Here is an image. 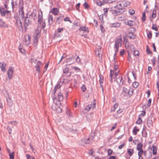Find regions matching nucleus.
Masks as SVG:
<instances>
[{
	"label": "nucleus",
	"mask_w": 159,
	"mask_h": 159,
	"mask_svg": "<svg viewBox=\"0 0 159 159\" xmlns=\"http://www.w3.org/2000/svg\"><path fill=\"white\" fill-rule=\"evenodd\" d=\"M133 93L134 90L132 89L129 88L128 89L126 88L123 87L121 96V97L124 98L128 95L129 97L130 98L133 95Z\"/></svg>",
	"instance_id": "f257e3e1"
},
{
	"label": "nucleus",
	"mask_w": 159,
	"mask_h": 159,
	"mask_svg": "<svg viewBox=\"0 0 159 159\" xmlns=\"http://www.w3.org/2000/svg\"><path fill=\"white\" fill-rule=\"evenodd\" d=\"M30 16V15H28V14L26 15L24 23V26L25 30L27 28L28 26L31 24V18Z\"/></svg>",
	"instance_id": "f03ea898"
},
{
	"label": "nucleus",
	"mask_w": 159,
	"mask_h": 159,
	"mask_svg": "<svg viewBox=\"0 0 159 159\" xmlns=\"http://www.w3.org/2000/svg\"><path fill=\"white\" fill-rule=\"evenodd\" d=\"M94 137H89L87 139L83 138L81 139V145L84 146L85 145L91 144L92 143V140L93 139Z\"/></svg>",
	"instance_id": "7ed1b4c3"
},
{
	"label": "nucleus",
	"mask_w": 159,
	"mask_h": 159,
	"mask_svg": "<svg viewBox=\"0 0 159 159\" xmlns=\"http://www.w3.org/2000/svg\"><path fill=\"white\" fill-rule=\"evenodd\" d=\"M13 68L12 66H10L7 72L8 77L10 80L13 77Z\"/></svg>",
	"instance_id": "20e7f679"
},
{
	"label": "nucleus",
	"mask_w": 159,
	"mask_h": 159,
	"mask_svg": "<svg viewBox=\"0 0 159 159\" xmlns=\"http://www.w3.org/2000/svg\"><path fill=\"white\" fill-rule=\"evenodd\" d=\"M19 16L22 19L24 18V13L23 9V7H21L19 8Z\"/></svg>",
	"instance_id": "39448f33"
},
{
	"label": "nucleus",
	"mask_w": 159,
	"mask_h": 159,
	"mask_svg": "<svg viewBox=\"0 0 159 159\" xmlns=\"http://www.w3.org/2000/svg\"><path fill=\"white\" fill-rule=\"evenodd\" d=\"M122 39H116L115 40V47H118L119 48V46H121L122 44Z\"/></svg>",
	"instance_id": "423d86ee"
},
{
	"label": "nucleus",
	"mask_w": 159,
	"mask_h": 159,
	"mask_svg": "<svg viewBox=\"0 0 159 159\" xmlns=\"http://www.w3.org/2000/svg\"><path fill=\"white\" fill-rule=\"evenodd\" d=\"M0 11L1 15L2 16H5L7 13H8L9 11L5 10L2 7H0Z\"/></svg>",
	"instance_id": "0eeeda50"
},
{
	"label": "nucleus",
	"mask_w": 159,
	"mask_h": 159,
	"mask_svg": "<svg viewBox=\"0 0 159 159\" xmlns=\"http://www.w3.org/2000/svg\"><path fill=\"white\" fill-rule=\"evenodd\" d=\"M6 65V64L4 62H0V67L1 70L4 72H5L6 71L5 67Z\"/></svg>",
	"instance_id": "6e6552de"
},
{
	"label": "nucleus",
	"mask_w": 159,
	"mask_h": 159,
	"mask_svg": "<svg viewBox=\"0 0 159 159\" xmlns=\"http://www.w3.org/2000/svg\"><path fill=\"white\" fill-rule=\"evenodd\" d=\"M64 17V15H63L60 14L59 17L57 18L56 22L60 24L63 20V19Z\"/></svg>",
	"instance_id": "1a4fd4ad"
},
{
	"label": "nucleus",
	"mask_w": 159,
	"mask_h": 159,
	"mask_svg": "<svg viewBox=\"0 0 159 159\" xmlns=\"http://www.w3.org/2000/svg\"><path fill=\"white\" fill-rule=\"evenodd\" d=\"M43 19V14L42 12L41 11V13H39L38 15V23L40 24H41V23L42 22V21Z\"/></svg>",
	"instance_id": "9d476101"
},
{
	"label": "nucleus",
	"mask_w": 159,
	"mask_h": 159,
	"mask_svg": "<svg viewBox=\"0 0 159 159\" xmlns=\"http://www.w3.org/2000/svg\"><path fill=\"white\" fill-rule=\"evenodd\" d=\"M99 77L100 78V80H99V83L100 84V87L101 88V89L102 90V91H103V86H102V84L103 83V76L102 75H99Z\"/></svg>",
	"instance_id": "9b49d317"
},
{
	"label": "nucleus",
	"mask_w": 159,
	"mask_h": 159,
	"mask_svg": "<svg viewBox=\"0 0 159 159\" xmlns=\"http://www.w3.org/2000/svg\"><path fill=\"white\" fill-rule=\"evenodd\" d=\"M7 104L9 107H11L13 104V101L11 98L8 96V98H7Z\"/></svg>",
	"instance_id": "f8f14e48"
},
{
	"label": "nucleus",
	"mask_w": 159,
	"mask_h": 159,
	"mask_svg": "<svg viewBox=\"0 0 159 159\" xmlns=\"http://www.w3.org/2000/svg\"><path fill=\"white\" fill-rule=\"evenodd\" d=\"M131 48V50L134 52V55L136 56H139V52L138 50H135L134 47L133 45H131L130 46Z\"/></svg>",
	"instance_id": "ddd939ff"
},
{
	"label": "nucleus",
	"mask_w": 159,
	"mask_h": 159,
	"mask_svg": "<svg viewBox=\"0 0 159 159\" xmlns=\"http://www.w3.org/2000/svg\"><path fill=\"white\" fill-rule=\"evenodd\" d=\"M51 11L55 15H57L59 13L58 10L57 8H53L51 10Z\"/></svg>",
	"instance_id": "4468645a"
},
{
	"label": "nucleus",
	"mask_w": 159,
	"mask_h": 159,
	"mask_svg": "<svg viewBox=\"0 0 159 159\" xmlns=\"http://www.w3.org/2000/svg\"><path fill=\"white\" fill-rule=\"evenodd\" d=\"M58 102H59V104H61V103L60 102V101H62L63 100V97L62 94L59 92L58 93Z\"/></svg>",
	"instance_id": "2eb2a0df"
},
{
	"label": "nucleus",
	"mask_w": 159,
	"mask_h": 159,
	"mask_svg": "<svg viewBox=\"0 0 159 159\" xmlns=\"http://www.w3.org/2000/svg\"><path fill=\"white\" fill-rule=\"evenodd\" d=\"M79 31H83L84 32H89L88 28L84 26H81L79 29Z\"/></svg>",
	"instance_id": "dca6fc26"
},
{
	"label": "nucleus",
	"mask_w": 159,
	"mask_h": 159,
	"mask_svg": "<svg viewBox=\"0 0 159 159\" xmlns=\"http://www.w3.org/2000/svg\"><path fill=\"white\" fill-rule=\"evenodd\" d=\"M48 20L49 24L50 25H51L53 22V17L52 15H49Z\"/></svg>",
	"instance_id": "f3484780"
},
{
	"label": "nucleus",
	"mask_w": 159,
	"mask_h": 159,
	"mask_svg": "<svg viewBox=\"0 0 159 159\" xmlns=\"http://www.w3.org/2000/svg\"><path fill=\"white\" fill-rule=\"evenodd\" d=\"M7 25L1 19H0V26L4 28L7 27Z\"/></svg>",
	"instance_id": "a211bd4d"
},
{
	"label": "nucleus",
	"mask_w": 159,
	"mask_h": 159,
	"mask_svg": "<svg viewBox=\"0 0 159 159\" xmlns=\"http://www.w3.org/2000/svg\"><path fill=\"white\" fill-rule=\"evenodd\" d=\"M123 79L122 77H119L117 79V82L120 85H122L123 84V82L122 81Z\"/></svg>",
	"instance_id": "6ab92c4d"
},
{
	"label": "nucleus",
	"mask_w": 159,
	"mask_h": 159,
	"mask_svg": "<svg viewBox=\"0 0 159 159\" xmlns=\"http://www.w3.org/2000/svg\"><path fill=\"white\" fill-rule=\"evenodd\" d=\"M139 129H138L137 128V126H135L133 129V133L134 135H136L137 134V132H139Z\"/></svg>",
	"instance_id": "aec40b11"
},
{
	"label": "nucleus",
	"mask_w": 159,
	"mask_h": 159,
	"mask_svg": "<svg viewBox=\"0 0 159 159\" xmlns=\"http://www.w3.org/2000/svg\"><path fill=\"white\" fill-rule=\"evenodd\" d=\"M125 24L129 26H132L134 25V23L132 20H129L126 22Z\"/></svg>",
	"instance_id": "412c9836"
},
{
	"label": "nucleus",
	"mask_w": 159,
	"mask_h": 159,
	"mask_svg": "<svg viewBox=\"0 0 159 159\" xmlns=\"http://www.w3.org/2000/svg\"><path fill=\"white\" fill-rule=\"evenodd\" d=\"M142 134L143 137H147V133L146 129L144 128H143V130L142 132Z\"/></svg>",
	"instance_id": "4be33fe9"
},
{
	"label": "nucleus",
	"mask_w": 159,
	"mask_h": 159,
	"mask_svg": "<svg viewBox=\"0 0 159 159\" xmlns=\"http://www.w3.org/2000/svg\"><path fill=\"white\" fill-rule=\"evenodd\" d=\"M40 32L38 30H36L34 34L35 37H35L39 39V38L40 36Z\"/></svg>",
	"instance_id": "5701e85b"
},
{
	"label": "nucleus",
	"mask_w": 159,
	"mask_h": 159,
	"mask_svg": "<svg viewBox=\"0 0 159 159\" xmlns=\"http://www.w3.org/2000/svg\"><path fill=\"white\" fill-rule=\"evenodd\" d=\"M127 152L129 156H132L134 153V149L132 148L129 149L128 150Z\"/></svg>",
	"instance_id": "b1692460"
},
{
	"label": "nucleus",
	"mask_w": 159,
	"mask_h": 159,
	"mask_svg": "<svg viewBox=\"0 0 159 159\" xmlns=\"http://www.w3.org/2000/svg\"><path fill=\"white\" fill-rule=\"evenodd\" d=\"M39 39L35 37H34V39L33 41V44L35 46L37 45V43L38 42Z\"/></svg>",
	"instance_id": "393cba45"
},
{
	"label": "nucleus",
	"mask_w": 159,
	"mask_h": 159,
	"mask_svg": "<svg viewBox=\"0 0 159 159\" xmlns=\"http://www.w3.org/2000/svg\"><path fill=\"white\" fill-rule=\"evenodd\" d=\"M156 10L155 9H154L152 11V19H155L156 16Z\"/></svg>",
	"instance_id": "a878e982"
},
{
	"label": "nucleus",
	"mask_w": 159,
	"mask_h": 159,
	"mask_svg": "<svg viewBox=\"0 0 159 159\" xmlns=\"http://www.w3.org/2000/svg\"><path fill=\"white\" fill-rule=\"evenodd\" d=\"M152 121L151 120H148L147 122V125L148 127H150L152 126Z\"/></svg>",
	"instance_id": "bb28decb"
},
{
	"label": "nucleus",
	"mask_w": 159,
	"mask_h": 159,
	"mask_svg": "<svg viewBox=\"0 0 159 159\" xmlns=\"http://www.w3.org/2000/svg\"><path fill=\"white\" fill-rule=\"evenodd\" d=\"M143 147V144L141 143H139L137 144V150H139L142 149V148Z\"/></svg>",
	"instance_id": "cd10ccee"
},
{
	"label": "nucleus",
	"mask_w": 159,
	"mask_h": 159,
	"mask_svg": "<svg viewBox=\"0 0 159 159\" xmlns=\"http://www.w3.org/2000/svg\"><path fill=\"white\" fill-rule=\"evenodd\" d=\"M110 11L111 12L112 14L115 16L119 15L118 11L117 10H110Z\"/></svg>",
	"instance_id": "c85d7f7f"
},
{
	"label": "nucleus",
	"mask_w": 159,
	"mask_h": 159,
	"mask_svg": "<svg viewBox=\"0 0 159 159\" xmlns=\"http://www.w3.org/2000/svg\"><path fill=\"white\" fill-rule=\"evenodd\" d=\"M75 62L79 64H81V60L79 56H77L75 59Z\"/></svg>",
	"instance_id": "c756f323"
},
{
	"label": "nucleus",
	"mask_w": 159,
	"mask_h": 159,
	"mask_svg": "<svg viewBox=\"0 0 159 159\" xmlns=\"http://www.w3.org/2000/svg\"><path fill=\"white\" fill-rule=\"evenodd\" d=\"M75 58V56L72 55V56L69 57V58H67L66 60V62H68L71 61L73 59Z\"/></svg>",
	"instance_id": "7c9ffc66"
},
{
	"label": "nucleus",
	"mask_w": 159,
	"mask_h": 159,
	"mask_svg": "<svg viewBox=\"0 0 159 159\" xmlns=\"http://www.w3.org/2000/svg\"><path fill=\"white\" fill-rule=\"evenodd\" d=\"M139 84L138 82L136 81H134L133 83L132 86L133 87L136 88L138 87Z\"/></svg>",
	"instance_id": "2f4dec72"
},
{
	"label": "nucleus",
	"mask_w": 159,
	"mask_h": 159,
	"mask_svg": "<svg viewBox=\"0 0 159 159\" xmlns=\"http://www.w3.org/2000/svg\"><path fill=\"white\" fill-rule=\"evenodd\" d=\"M120 26V24L119 23H116L112 24L111 27H118Z\"/></svg>",
	"instance_id": "473e14b6"
},
{
	"label": "nucleus",
	"mask_w": 159,
	"mask_h": 159,
	"mask_svg": "<svg viewBox=\"0 0 159 159\" xmlns=\"http://www.w3.org/2000/svg\"><path fill=\"white\" fill-rule=\"evenodd\" d=\"M148 38L151 39L152 37V33L151 31H149L147 33Z\"/></svg>",
	"instance_id": "72a5a7b5"
},
{
	"label": "nucleus",
	"mask_w": 159,
	"mask_h": 159,
	"mask_svg": "<svg viewBox=\"0 0 159 159\" xmlns=\"http://www.w3.org/2000/svg\"><path fill=\"white\" fill-rule=\"evenodd\" d=\"M152 147V153L153 155H155L157 153V149L156 148V147L153 145Z\"/></svg>",
	"instance_id": "f704fd0d"
},
{
	"label": "nucleus",
	"mask_w": 159,
	"mask_h": 159,
	"mask_svg": "<svg viewBox=\"0 0 159 159\" xmlns=\"http://www.w3.org/2000/svg\"><path fill=\"white\" fill-rule=\"evenodd\" d=\"M114 72L111 70H110V76L111 77V82H112V76L114 74Z\"/></svg>",
	"instance_id": "c9c22d12"
},
{
	"label": "nucleus",
	"mask_w": 159,
	"mask_h": 159,
	"mask_svg": "<svg viewBox=\"0 0 159 159\" xmlns=\"http://www.w3.org/2000/svg\"><path fill=\"white\" fill-rule=\"evenodd\" d=\"M118 106V104L117 103H116L114 105L113 108L111 109V111H115L116 108Z\"/></svg>",
	"instance_id": "e433bc0d"
},
{
	"label": "nucleus",
	"mask_w": 159,
	"mask_h": 159,
	"mask_svg": "<svg viewBox=\"0 0 159 159\" xmlns=\"http://www.w3.org/2000/svg\"><path fill=\"white\" fill-rule=\"evenodd\" d=\"M91 106H92L91 105H89L87 106L85 108V110H87V111H88L91 108Z\"/></svg>",
	"instance_id": "4c0bfd02"
},
{
	"label": "nucleus",
	"mask_w": 159,
	"mask_h": 159,
	"mask_svg": "<svg viewBox=\"0 0 159 159\" xmlns=\"http://www.w3.org/2000/svg\"><path fill=\"white\" fill-rule=\"evenodd\" d=\"M125 9L123 8V7H122L121 9H120L118 11V13L122 14L123 12H125Z\"/></svg>",
	"instance_id": "58836bf2"
},
{
	"label": "nucleus",
	"mask_w": 159,
	"mask_h": 159,
	"mask_svg": "<svg viewBox=\"0 0 159 159\" xmlns=\"http://www.w3.org/2000/svg\"><path fill=\"white\" fill-rule=\"evenodd\" d=\"M142 122V119L139 117V118L137 119V120L136 122V123L138 125L140 124Z\"/></svg>",
	"instance_id": "ea45409f"
},
{
	"label": "nucleus",
	"mask_w": 159,
	"mask_h": 159,
	"mask_svg": "<svg viewBox=\"0 0 159 159\" xmlns=\"http://www.w3.org/2000/svg\"><path fill=\"white\" fill-rule=\"evenodd\" d=\"M36 65L38 66L41 67L43 66V64L40 61H38Z\"/></svg>",
	"instance_id": "a19ab883"
},
{
	"label": "nucleus",
	"mask_w": 159,
	"mask_h": 159,
	"mask_svg": "<svg viewBox=\"0 0 159 159\" xmlns=\"http://www.w3.org/2000/svg\"><path fill=\"white\" fill-rule=\"evenodd\" d=\"M95 100H93L94 102L92 104H89V105H92V106H91V108H92L93 109H94V108L95 107L96 103L95 102H94L95 101Z\"/></svg>",
	"instance_id": "79ce46f5"
},
{
	"label": "nucleus",
	"mask_w": 159,
	"mask_h": 159,
	"mask_svg": "<svg viewBox=\"0 0 159 159\" xmlns=\"http://www.w3.org/2000/svg\"><path fill=\"white\" fill-rule=\"evenodd\" d=\"M100 27L102 32V33H104L105 30L103 26L102 25H101L100 26Z\"/></svg>",
	"instance_id": "37998d69"
},
{
	"label": "nucleus",
	"mask_w": 159,
	"mask_h": 159,
	"mask_svg": "<svg viewBox=\"0 0 159 159\" xmlns=\"http://www.w3.org/2000/svg\"><path fill=\"white\" fill-rule=\"evenodd\" d=\"M35 68H36V71H38V73H39L40 72V68L41 67L39 66H36V65H35Z\"/></svg>",
	"instance_id": "c03bdc74"
},
{
	"label": "nucleus",
	"mask_w": 159,
	"mask_h": 159,
	"mask_svg": "<svg viewBox=\"0 0 159 159\" xmlns=\"http://www.w3.org/2000/svg\"><path fill=\"white\" fill-rule=\"evenodd\" d=\"M81 89L82 90V91L83 92H84L86 89V87L85 85L84 84H83L82 87H81Z\"/></svg>",
	"instance_id": "a18cd8bd"
},
{
	"label": "nucleus",
	"mask_w": 159,
	"mask_h": 159,
	"mask_svg": "<svg viewBox=\"0 0 159 159\" xmlns=\"http://www.w3.org/2000/svg\"><path fill=\"white\" fill-rule=\"evenodd\" d=\"M146 52L148 54H149L151 53V52L148 46L146 48Z\"/></svg>",
	"instance_id": "49530a36"
},
{
	"label": "nucleus",
	"mask_w": 159,
	"mask_h": 159,
	"mask_svg": "<svg viewBox=\"0 0 159 159\" xmlns=\"http://www.w3.org/2000/svg\"><path fill=\"white\" fill-rule=\"evenodd\" d=\"M26 157L27 159H34V157L31 156L29 154H27Z\"/></svg>",
	"instance_id": "de8ad7c7"
},
{
	"label": "nucleus",
	"mask_w": 159,
	"mask_h": 159,
	"mask_svg": "<svg viewBox=\"0 0 159 159\" xmlns=\"http://www.w3.org/2000/svg\"><path fill=\"white\" fill-rule=\"evenodd\" d=\"M152 29L156 31H157L158 30V29L157 28L156 25H153L152 27Z\"/></svg>",
	"instance_id": "09e8293b"
},
{
	"label": "nucleus",
	"mask_w": 159,
	"mask_h": 159,
	"mask_svg": "<svg viewBox=\"0 0 159 159\" xmlns=\"http://www.w3.org/2000/svg\"><path fill=\"white\" fill-rule=\"evenodd\" d=\"M113 152L112 150L109 149L108 150V152H107V155L108 156H110L111 154Z\"/></svg>",
	"instance_id": "8fccbe9b"
},
{
	"label": "nucleus",
	"mask_w": 159,
	"mask_h": 159,
	"mask_svg": "<svg viewBox=\"0 0 159 159\" xmlns=\"http://www.w3.org/2000/svg\"><path fill=\"white\" fill-rule=\"evenodd\" d=\"M129 12L131 15H133L134 14L135 11L134 10H129Z\"/></svg>",
	"instance_id": "3c124183"
},
{
	"label": "nucleus",
	"mask_w": 159,
	"mask_h": 159,
	"mask_svg": "<svg viewBox=\"0 0 159 159\" xmlns=\"http://www.w3.org/2000/svg\"><path fill=\"white\" fill-rule=\"evenodd\" d=\"M19 50L20 52L22 54H24L25 52V50L24 49L20 48V46Z\"/></svg>",
	"instance_id": "603ef678"
},
{
	"label": "nucleus",
	"mask_w": 159,
	"mask_h": 159,
	"mask_svg": "<svg viewBox=\"0 0 159 159\" xmlns=\"http://www.w3.org/2000/svg\"><path fill=\"white\" fill-rule=\"evenodd\" d=\"M9 123H11L12 125H16L17 124L18 122L16 121H14L9 122Z\"/></svg>",
	"instance_id": "864d4df0"
},
{
	"label": "nucleus",
	"mask_w": 159,
	"mask_h": 159,
	"mask_svg": "<svg viewBox=\"0 0 159 159\" xmlns=\"http://www.w3.org/2000/svg\"><path fill=\"white\" fill-rule=\"evenodd\" d=\"M83 6L85 9H88L89 7L88 5L86 2H84L83 4Z\"/></svg>",
	"instance_id": "5fc2aeb1"
},
{
	"label": "nucleus",
	"mask_w": 159,
	"mask_h": 159,
	"mask_svg": "<svg viewBox=\"0 0 159 159\" xmlns=\"http://www.w3.org/2000/svg\"><path fill=\"white\" fill-rule=\"evenodd\" d=\"M57 112L58 113H60L61 112V109L60 107H58L56 109Z\"/></svg>",
	"instance_id": "6e6d98bb"
},
{
	"label": "nucleus",
	"mask_w": 159,
	"mask_h": 159,
	"mask_svg": "<svg viewBox=\"0 0 159 159\" xmlns=\"http://www.w3.org/2000/svg\"><path fill=\"white\" fill-rule=\"evenodd\" d=\"M80 3H78L76 5V9L78 11H80L79 8L80 7Z\"/></svg>",
	"instance_id": "4d7b16f0"
},
{
	"label": "nucleus",
	"mask_w": 159,
	"mask_h": 159,
	"mask_svg": "<svg viewBox=\"0 0 159 159\" xmlns=\"http://www.w3.org/2000/svg\"><path fill=\"white\" fill-rule=\"evenodd\" d=\"M69 68L68 67H65L63 69V73L64 74L66 73L68 71Z\"/></svg>",
	"instance_id": "13d9d810"
},
{
	"label": "nucleus",
	"mask_w": 159,
	"mask_h": 159,
	"mask_svg": "<svg viewBox=\"0 0 159 159\" xmlns=\"http://www.w3.org/2000/svg\"><path fill=\"white\" fill-rule=\"evenodd\" d=\"M151 101H152L151 98H149L148 100V103L147 104V106L148 107H149L150 106L151 103Z\"/></svg>",
	"instance_id": "bf43d9fd"
},
{
	"label": "nucleus",
	"mask_w": 159,
	"mask_h": 159,
	"mask_svg": "<svg viewBox=\"0 0 159 159\" xmlns=\"http://www.w3.org/2000/svg\"><path fill=\"white\" fill-rule=\"evenodd\" d=\"M14 153L13 152L11 153H10L9 156H10V159H14V156L13 155Z\"/></svg>",
	"instance_id": "052dcab7"
},
{
	"label": "nucleus",
	"mask_w": 159,
	"mask_h": 159,
	"mask_svg": "<svg viewBox=\"0 0 159 159\" xmlns=\"http://www.w3.org/2000/svg\"><path fill=\"white\" fill-rule=\"evenodd\" d=\"M109 10V9L108 8H104L103 9V11H104V15H105L108 12V10Z\"/></svg>",
	"instance_id": "680f3d73"
},
{
	"label": "nucleus",
	"mask_w": 159,
	"mask_h": 159,
	"mask_svg": "<svg viewBox=\"0 0 159 159\" xmlns=\"http://www.w3.org/2000/svg\"><path fill=\"white\" fill-rule=\"evenodd\" d=\"M139 151L138 153V155H141L142 154L143 152V149H141V150H138Z\"/></svg>",
	"instance_id": "e2e57ef3"
},
{
	"label": "nucleus",
	"mask_w": 159,
	"mask_h": 159,
	"mask_svg": "<svg viewBox=\"0 0 159 159\" xmlns=\"http://www.w3.org/2000/svg\"><path fill=\"white\" fill-rule=\"evenodd\" d=\"M63 28H58L57 30V33H59L61 32V31H63Z\"/></svg>",
	"instance_id": "0e129e2a"
},
{
	"label": "nucleus",
	"mask_w": 159,
	"mask_h": 159,
	"mask_svg": "<svg viewBox=\"0 0 159 159\" xmlns=\"http://www.w3.org/2000/svg\"><path fill=\"white\" fill-rule=\"evenodd\" d=\"M64 20L65 21H69L70 22V23H71V21H70V18H69V17H66L64 19Z\"/></svg>",
	"instance_id": "69168bd1"
},
{
	"label": "nucleus",
	"mask_w": 159,
	"mask_h": 159,
	"mask_svg": "<svg viewBox=\"0 0 159 159\" xmlns=\"http://www.w3.org/2000/svg\"><path fill=\"white\" fill-rule=\"evenodd\" d=\"M130 4V2H126L124 4V7H127Z\"/></svg>",
	"instance_id": "338daca9"
},
{
	"label": "nucleus",
	"mask_w": 159,
	"mask_h": 159,
	"mask_svg": "<svg viewBox=\"0 0 159 159\" xmlns=\"http://www.w3.org/2000/svg\"><path fill=\"white\" fill-rule=\"evenodd\" d=\"M125 52V50L124 49H123L122 50L120 51V55L121 56H123V54H124Z\"/></svg>",
	"instance_id": "774afa93"
}]
</instances>
